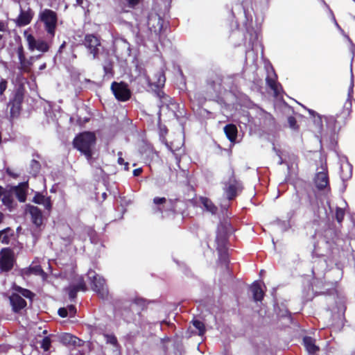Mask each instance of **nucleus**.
I'll return each mask as SVG.
<instances>
[{"mask_svg":"<svg viewBox=\"0 0 355 355\" xmlns=\"http://www.w3.org/2000/svg\"><path fill=\"white\" fill-rule=\"evenodd\" d=\"M96 143V137L92 132H83L77 135L73 140V146L83 155L90 165L93 164V148Z\"/></svg>","mask_w":355,"mask_h":355,"instance_id":"1","label":"nucleus"},{"mask_svg":"<svg viewBox=\"0 0 355 355\" xmlns=\"http://www.w3.org/2000/svg\"><path fill=\"white\" fill-rule=\"evenodd\" d=\"M12 289L15 292H12L9 296V302L12 311L14 313L20 314L27 306V302L24 298L28 300L30 303L32 304L35 294L29 289L22 288L18 285H14Z\"/></svg>","mask_w":355,"mask_h":355,"instance_id":"2","label":"nucleus"},{"mask_svg":"<svg viewBox=\"0 0 355 355\" xmlns=\"http://www.w3.org/2000/svg\"><path fill=\"white\" fill-rule=\"evenodd\" d=\"M223 184V191L228 200L235 199L243 189L242 182L236 178L233 168L230 169L229 178Z\"/></svg>","mask_w":355,"mask_h":355,"instance_id":"3","label":"nucleus"},{"mask_svg":"<svg viewBox=\"0 0 355 355\" xmlns=\"http://www.w3.org/2000/svg\"><path fill=\"white\" fill-rule=\"evenodd\" d=\"M39 19L43 23L44 30L51 38L55 35L58 24V15L53 10L45 8L39 13Z\"/></svg>","mask_w":355,"mask_h":355,"instance_id":"4","label":"nucleus"},{"mask_svg":"<svg viewBox=\"0 0 355 355\" xmlns=\"http://www.w3.org/2000/svg\"><path fill=\"white\" fill-rule=\"evenodd\" d=\"M25 92V87L23 84L19 85L15 89L13 97L10 99L8 103V107H10L11 117L15 118L19 115L24 102Z\"/></svg>","mask_w":355,"mask_h":355,"instance_id":"5","label":"nucleus"},{"mask_svg":"<svg viewBox=\"0 0 355 355\" xmlns=\"http://www.w3.org/2000/svg\"><path fill=\"white\" fill-rule=\"evenodd\" d=\"M101 37L97 34L87 33L83 40V45L86 48L88 53L96 60L99 58L101 49L102 48Z\"/></svg>","mask_w":355,"mask_h":355,"instance_id":"6","label":"nucleus"},{"mask_svg":"<svg viewBox=\"0 0 355 355\" xmlns=\"http://www.w3.org/2000/svg\"><path fill=\"white\" fill-rule=\"evenodd\" d=\"M165 82V73L162 69L156 71L152 77L148 78L149 88L160 98L164 95L162 89L164 87Z\"/></svg>","mask_w":355,"mask_h":355,"instance_id":"7","label":"nucleus"},{"mask_svg":"<svg viewBox=\"0 0 355 355\" xmlns=\"http://www.w3.org/2000/svg\"><path fill=\"white\" fill-rule=\"evenodd\" d=\"M15 262L14 251L10 248H4L0 251V270L10 271Z\"/></svg>","mask_w":355,"mask_h":355,"instance_id":"8","label":"nucleus"},{"mask_svg":"<svg viewBox=\"0 0 355 355\" xmlns=\"http://www.w3.org/2000/svg\"><path fill=\"white\" fill-rule=\"evenodd\" d=\"M111 90L119 101L125 102L131 97V91L128 88V84L124 82L114 81L111 84Z\"/></svg>","mask_w":355,"mask_h":355,"instance_id":"9","label":"nucleus"},{"mask_svg":"<svg viewBox=\"0 0 355 355\" xmlns=\"http://www.w3.org/2000/svg\"><path fill=\"white\" fill-rule=\"evenodd\" d=\"M92 272L94 273V275L89 276V278L92 279V287L93 291H94L101 299H107L109 295V291L105 279L102 277L98 276L94 271H92Z\"/></svg>","mask_w":355,"mask_h":355,"instance_id":"10","label":"nucleus"},{"mask_svg":"<svg viewBox=\"0 0 355 355\" xmlns=\"http://www.w3.org/2000/svg\"><path fill=\"white\" fill-rule=\"evenodd\" d=\"M147 24L151 33L158 36V39L160 40V34L164 25L163 19L157 14H151L148 17Z\"/></svg>","mask_w":355,"mask_h":355,"instance_id":"11","label":"nucleus"},{"mask_svg":"<svg viewBox=\"0 0 355 355\" xmlns=\"http://www.w3.org/2000/svg\"><path fill=\"white\" fill-rule=\"evenodd\" d=\"M26 41L28 42V49L31 51L37 50L42 53H46L49 50V45L46 41L41 39L36 40L31 34H28L26 36Z\"/></svg>","mask_w":355,"mask_h":355,"instance_id":"12","label":"nucleus"},{"mask_svg":"<svg viewBox=\"0 0 355 355\" xmlns=\"http://www.w3.org/2000/svg\"><path fill=\"white\" fill-rule=\"evenodd\" d=\"M314 183L319 191L327 189L330 191L329 180L327 171H321L315 174Z\"/></svg>","mask_w":355,"mask_h":355,"instance_id":"13","label":"nucleus"},{"mask_svg":"<svg viewBox=\"0 0 355 355\" xmlns=\"http://www.w3.org/2000/svg\"><path fill=\"white\" fill-rule=\"evenodd\" d=\"M34 13L31 8H28L27 10H23L21 8L20 13L16 19V24L19 26H24L29 24L33 17Z\"/></svg>","mask_w":355,"mask_h":355,"instance_id":"14","label":"nucleus"},{"mask_svg":"<svg viewBox=\"0 0 355 355\" xmlns=\"http://www.w3.org/2000/svg\"><path fill=\"white\" fill-rule=\"evenodd\" d=\"M28 212L31 216L32 223L36 227H40L43 223V216L41 209L36 206L29 205Z\"/></svg>","mask_w":355,"mask_h":355,"instance_id":"15","label":"nucleus"},{"mask_svg":"<svg viewBox=\"0 0 355 355\" xmlns=\"http://www.w3.org/2000/svg\"><path fill=\"white\" fill-rule=\"evenodd\" d=\"M170 204L169 211L173 214H183L186 207L184 201L180 199H175L168 200Z\"/></svg>","mask_w":355,"mask_h":355,"instance_id":"16","label":"nucleus"},{"mask_svg":"<svg viewBox=\"0 0 355 355\" xmlns=\"http://www.w3.org/2000/svg\"><path fill=\"white\" fill-rule=\"evenodd\" d=\"M66 291L68 293L69 297L71 300H73L77 297V293L79 291H87V286L84 282V280H81L76 285H70L67 288Z\"/></svg>","mask_w":355,"mask_h":355,"instance_id":"17","label":"nucleus"},{"mask_svg":"<svg viewBox=\"0 0 355 355\" xmlns=\"http://www.w3.org/2000/svg\"><path fill=\"white\" fill-rule=\"evenodd\" d=\"M35 204L43 205L45 209L50 211L52 209V202L50 196L46 197L42 193L37 192L33 199Z\"/></svg>","mask_w":355,"mask_h":355,"instance_id":"18","label":"nucleus"},{"mask_svg":"<svg viewBox=\"0 0 355 355\" xmlns=\"http://www.w3.org/2000/svg\"><path fill=\"white\" fill-rule=\"evenodd\" d=\"M250 291L254 301L261 302L263 300L265 293L259 282L257 281L254 282L250 286Z\"/></svg>","mask_w":355,"mask_h":355,"instance_id":"19","label":"nucleus"},{"mask_svg":"<svg viewBox=\"0 0 355 355\" xmlns=\"http://www.w3.org/2000/svg\"><path fill=\"white\" fill-rule=\"evenodd\" d=\"M224 132L231 143H234L237 139L238 129L233 123L227 124L224 128Z\"/></svg>","mask_w":355,"mask_h":355,"instance_id":"20","label":"nucleus"},{"mask_svg":"<svg viewBox=\"0 0 355 355\" xmlns=\"http://www.w3.org/2000/svg\"><path fill=\"white\" fill-rule=\"evenodd\" d=\"M216 250L227 248L228 235L227 232L218 231L216 237Z\"/></svg>","mask_w":355,"mask_h":355,"instance_id":"21","label":"nucleus"},{"mask_svg":"<svg viewBox=\"0 0 355 355\" xmlns=\"http://www.w3.org/2000/svg\"><path fill=\"white\" fill-rule=\"evenodd\" d=\"M303 343L306 347V349L310 354H315L319 351V347L315 345V340L311 336H305L303 338Z\"/></svg>","mask_w":355,"mask_h":355,"instance_id":"22","label":"nucleus"},{"mask_svg":"<svg viewBox=\"0 0 355 355\" xmlns=\"http://www.w3.org/2000/svg\"><path fill=\"white\" fill-rule=\"evenodd\" d=\"M26 183H21L17 187H15V196L18 200L21 202H24L26 200Z\"/></svg>","mask_w":355,"mask_h":355,"instance_id":"23","label":"nucleus"},{"mask_svg":"<svg viewBox=\"0 0 355 355\" xmlns=\"http://www.w3.org/2000/svg\"><path fill=\"white\" fill-rule=\"evenodd\" d=\"M218 254V262L228 268L230 263V255L228 248L216 250Z\"/></svg>","mask_w":355,"mask_h":355,"instance_id":"24","label":"nucleus"},{"mask_svg":"<svg viewBox=\"0 0 355 355\" xmlns=\"http://www.w3.org/2000/svg\"><path fill=\"white\" fill-rule=\"evenodd\" d=\"M200 202L203 205L206 210L209 211L212 214H215L218 211L217 207L209 198L207 197H201Z\"/></svg>","mask_w":355,"mask_h":355,"instance_id":"25","label":"nucleus"},{"mask_svg":"<svg viewBox=\"0 0 355 355\" xmlns=\"http://www.w3.org/2000/svg\"><path fill=\"white\" fill-rule=\"evenodd\" d=\"M1 236V242L8 245L10 241V238L13 236V230L10 227H6L0 231Z\"/></svg>","mask_w":355,"mask_h":355,"instance_id":"26","label":"nucleus"},{"mask_svg":"<svg viewBox=\"0 0 355 355\" xmlns=\"http://www.w3.org/2000/svg\"><path fill=\"white\" fill-rule=\"evenodd\" d=\"M120 311L123 319L128 323L135 320V313L130 307H125Z\"/></svg>","mask_w":355,"mask_h":355,"instance_id":"27","label":"nucleus"},{"mask_svg":"<svg viewBox=\"0 0 355 355\" xmlns=\"http://www.w3.org/2000/svg\"><path fill=\"white\" fill-rule=\"evenodd\" d=\"M132 304H135L136 306H137L139 307V309H138V314L139 315H141V312L142 311L146 310L147 309V306H148V302L146 299H144L143 297H136L132 300Z\"/></svg>","mask_w":355,"mask_h":355,"instance_id":"28","label":"nucleus"},{"mask_svg":"<svg viewBox=\"0 0 355 355\" xmlns=\"http://www.w3.org/2000/svg\"><path fill=\"white\" fill-rule=\"evenodd\" d=\"M18 69L21 73H29L31 72L32 64L26 58L24 60H22L21 62H19V66Z\"/></svg>","mask_w":355,"mask_h":355,"instance_id":"29","label":"nucleus"},{"mask_svg":"<svg viewBox=\"0 0 355 355\" xmlns=\"http://www.w3.org/2000/svg\"><path fill=\"white\" fill-rule=\"evenodd\" d=\"M103 71L104 75L108 77H113L114 76V70H113V62L107 60L103 64Z\"/></svg>","mask_w":355,"mask_h":355,"instance_id":"30","label":"nucleus"},{"mask_svg":"<svg viewBox=\"0 0 355 355\" xmlns=\"http://www.w3.org/2000/svg\"><path fill=\"white\" fill-rule=\"evenodd\" d=\"M266 81L267 86L269 87L276 95H277L279 94L278 83H277L275 78L267 76Z\"/></svg>","mask_w":355,"mask_h":355,"instance_id":"31","label":"nucleus"},{"mask_svg":"<svg viewBox=\"0 0 355 355\" xmlns=\"http://www.w3.org/2000/svg\"><path fill=\"white\" fill-rule=\"evenodd\" d=\"M193 327L198 330V335L203 336L206 331L204 323L198 320H192Z\"/></svg>","mask_w":355,"mask_h":355,"instance_id":"32","label":"nucleus"},{"mask_svg":"<svg viewBox=\"0 0 355 355\" xmlns=\"http://www.w3.org/2000/svg\"><path fill=\"white\" fill-rule=\"evenodd\" d=\"M2 196L1 201L3 204L8 207L10 206L12 203V198L10 193L4 189V193Z\"/></svg>","mask_w":355,"mask_h":355,"instance_id":"33","label":"nucleus"},{"mask_svg":"<svg viewBox=\"0 0 355 355\" xmlns=\"http://www.w3.org/2000/svg\"><path fill=\"white\" fill-rule=\"evenodd\" d=\"M345 213V210L340 207H337L335 211V218L338 223H341L344 220Z\"/></svg>","mask_w":355,"mask_h":355,"instance_id":"34","label":"nucleus"},{"mask_svg":"<svg viewBox=\"0 0 355 355\" xmlns=\"http://www.w3.org/2000/svg\"><path fill=\"white\" fill-rule=\"evenodd\" d=\"M51 345V340L49 336L44 337L41 342V348L44 349V351H49Z\"/></svg>","mask_w":355,"mask_h":355,"instance_id":"35","label":"nucleus"},{"mask_svg":"<svg viewBox=\"0 0 355 355\" xmlns=\"http://www.w3.org/2000/svg\"><path fill=\"white\" fill-rule=\"evenodd\" d=\"M16 52L19 59V63L21 62L22 60L26 59L24 49L21 44L17 48Z\"/></svg>","mask_w":355,"mask_h":355,"instance_id":"36","label":"nucleus"},{"mask_svg":"<svg viewBox=\"0 0 355 355\" xmlns=\"http://www.w3.org/2000/svg\"><path fill=\"white\" fill-rule=\"evenodd\" d=\"M29 267L33 275H42L44 274L43 269L40 265L30 266Z\"/></svg>","mask_w":355,"mask_h":355,"instance_id":"37","label":"nucleus"},{"mask_svg":"<svg viewBox=\"0 0 355 355\" xmlns=\"http://www.w3.org/2000/svg\"><path fill=\"white\" fill-rule=\"evenodd\" d=\"M288 123L291 128L295 130L299 129V125H297V120L294 116H290L288 117Z\"/></svg>","mask_w":355,"mask_h":355,"instance_id":"38","label":"nucleus"},{"mask_svg":"<svg viewBox=\"0 0 355 355\" xmlns=\"http://www.w3.org/2000/svg\"><path fill=\"white\" fill-rule=\"evenodd\" d=\"M141 0H124L129 8L135 9L141 2Z\"/></svg>","mask_w":355,"mask_h":355,"instance_id":"39","label":"nucleus"},{"mask_svg":"<svg viewBox=\"0 0 355 355\" xmlns=\"http://www.w3.org/2000/svg\"><path fill=\"white\" fill-rule=\"evenodd\" d=\"M107 338V343L112 344L114 346L118 345V340L114 335H105Z\"/></svg>","mask_w":355,"mask_h":355,"instance_id":"40","label":"nucleus"},{"mask_svg":"<svg viewBox=\"0 0 355 355\" xmlns=\"http://www.w3.org/2000/svg\"><path fill=\"white\" fill-rule=\"evenodd\" d=\"M8 86V81L1 78L0 80V96L3 95L4 92L6 90Z\"/></svg>","mask_w":355,"mask_h":355,"instance_id":"41","label":"nucleus"},{"mask_svg":"<svg viewBox=\"0 0 355 355\" xmlns=\"http://www.w3.org/2000/svg\"><path fill=\"white\" fill-rule=\"evenodd\" d=\"M119 155L120 156L118 157V164L120 165H123L124 170L128 171L129 170V163L127 162H125L124 159L121 157V155H122L121 153H119Z\"/></svg>","mask_w":355,"mask_h":355,"instance_id":"42","label":"nucleus"},{"mask_svg":"<svg viewBox=\"0 0 355 355\" xmlns=\"http://www.w3.org/2000/svg\"><path fill=\"white\" fill-rule=\"evenodd\" d=\"M166 201H167L166 199L164 197H162V198L155 197L153 198V202L157 205H164L166 202Z\"/></svg>","mask_w":355,"mask_h":355,"instance_id":"43","label":"nucleus"},{"mask_svg":"<svg viewBox=\"0 0 355 355\" xmlns=\"http://www.w3.org/2000/svg\"><path fill=\"white\" fill-rule=\"evenodd\" d=\"M66 309L68 310V314H69L71 317H73L76 315V308L74 305H69Z\"/></svg>","mask_w":355,"mask_h":355,"instance_id":"44","label":"nucleus"},{"mask_svg":"<svg viewBox=\"0 0 355 355\" xmlns=\"http://www.w3.org/2000/svg\"><path fill=\"white\" fill-rule=\"evenodd\" d=\"M58 315L62 318H65L68 315V310L64 307L60 308L58 309Z\"/></svg>","mask_w":355,"mask_h":355,"instance_id":"45","label":"nucleus"},{"mask_svg":"<svg viewBox=\"0 0 355 355\" xmlns=\"http://www.w3.org/2000/svg\"><path fill=\"white\" fill-rule=\"evenodd\" d=\"M21 274L24 277H29L31 275H33L31 270H30V267L22 269L21 271Z\"/></svg>","mask_w":355,"mask_h":355,"instance_id":"46","label":"nucleus"},{"mask_svg":"<svg viewBox=\"0 0 355 355\" xmlns=\"http://www.w3.org/2000/svg\"><path fill=\"white\" fill-rule=\"evenodd\" d=\"M66 45H67V42L65 41H64L62 43V44L60 46L58 51V53H59V54L62 53L63 50L65 49Z\"/></svg>","mask_w":355,"mask_h":355,"instance_id":"47","label":"nucleus"},{"mask_svg":"<svg viewBox=\"0 0 355 355\" xmlns=\"http://www.w3.org/2000/svg\"><path fill=\"white\" fill-rule=\"evenodd\" d=\"M142 173V168H138L133 171V175L134 176H139Z\"/></svg>","mask_w":355,"mask_h":355,"instance_id":"48","label":"nucleus"},{"mask_svg":"<svg viewBox=\"0 0 355 355\" xmlns=\"http://www.w3.org/2000/svg\"><path fill=\"white\" fill-rule=\"evenodd\" d=\"M41 57V55H37L36 57H33V56H31L28 59H27L28 60H29V62H31L32 64V66L33 65V61H34V59L36 58V59H38Z\"/></svg>","mask_w":355,"mask_h":355,"instance_id":"49","label":"nucleus"},{"mask_svg":"<svg viewBox=\"0 0 355 355\" xmlns=\"http://www.w3.org/2000/svg\"><path fill=\"white\" fill-rule=\"evenodd\" d=\"M3 218H4L3 214L1 211H0V224L3 222Z\"/></svg>","mask_w":355,"mask_h":355,"instance_id":"50","label":"nucleus"},{"mask_svg":"<svg viewBox=\"0 0 355 355\" xmlns=\"http://www.w3.org/2000/svg\"><path fill=\"white\" fill-rule=\"evenodd\" d=\"M4 193V188L0 185V197Z\"/></svg>","mask_w":355,"mask_h":355,"instance_id":"51","label":"nucleus"},{"mask_svg":"<svg viewBox=\"0 0 355 355\" xmlns=\"http://www.w3.org/2000/svg\"><path fill=\"white\" fill-rule=\"evenodd\" d=\"M76 3L78 6H82L83 3V0H76Z\"/></svg>","mask_w":355,"mask_h":355,"instance_id":"52","label":"nucleus"},{"mask_svg":"<svg viewBox=\"0 0 355 355\" xmlns=\"http://www.w3.org/2000/svg\"><path fill=\"white\" fill-rule=\"evenodd\" d=\"M46 63H44L43 64H42V65L40 67V70H42V69H45V68H46Z\"/></svg>","mask_w":355,"mask_h":355,"instance_id":"53","label":"nucleus"},{"mask_svg":"<svg viewBox=\"0 0 355 355\" xmlns=\"http://www.w3.org/2000/svg\"><path fill=\"white\" fill-rule=\"evenodd\" d=\"M102 198H103V200H105V199H106V198H107V193L104 192V193L102 194Z\"/></svg>","mask_w":355,"mask_h":355,"instance_id":"54","label":"nucleus"},{"mask_svg":"<svg viewBox=\"0 0 355 355\" xmlns=\"http://www.w3.org/2000/svg\"><path fill=\"white\" fill-rule=\"evenodd\" d=\"M309 113H310L311 115H313V116H314V115H315V111H313V110H309Z\"/></svg>","mask_w":355,"mask_h":355,"instance_id":"55","label":"nucleus"},{"mask_svg":"<svg viewBox=\"0 0 355 355\" xmlns=\"http://www.w3.org/2000/svg\"><path fill=\"white\" fill-rule=\"evenodd\" d=\"M3 25L1 22H0V31H3Z\"/></svg>","mask_w":355,"mask_h":355,"instance_id":"56","label":"nucleus"},{"mask_svg":"<svg viewBox=\"0 0 355 355\" xmlns=\"http://www.w3.org/2000/svg\"><path fill=\"white\" fill-rule=\"evenodd\" d=\"M65 336L66 337H69V338H72V336L70 334H67Z\"/></svg>","mask_w":355,"mask_h":355,"instance_id":"57","label":"nucleus"},{"mask_svg":"<svg viewBox=\"0 0 355 355\" xmlns=\"http://www.w3.org/2000/svg\"><path fill=\"white\" fill-rule=\"evenodd\" d=\"M3 38V35L1 34H0V40H1Z\"/></svg>","mask_w":355,"mask_h":355,"instance_id":"58","label":"nucleus"},{"mask_svg":"<svg viewBox=\"0 0 355 355\" xmlns=\"http://www.w3.org/2000/svg\"><path fill=\"white\" fill-rule=\"evenodd\" d=\"M159 210L161 212H163V210H162L161 208H159Z\"/></svg>","mask_w":355,"mask_h":355,"instance_id":"59","label":"nucleus"},{"mask_svg":"<svg viewBox=\"0 0 355 355\" xmlns=\"http://www.w3.org/2000/svg\"><path fill=\"white\" fill-rule=\"evenodd\" d=\"M355 2V0H353Z\"/></svg>","mask_w":355,"mask_h":355,"instance_id":"60","label":"nucleus"}]
</instances>
